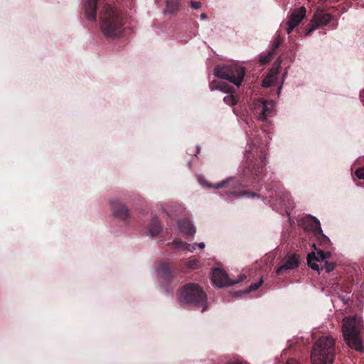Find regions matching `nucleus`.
Masks as SVG:
<instances>
[{
    "label": "nucleus",
    "instance_id": "nucleus-1",
    "mask_svg": "<svg viewBox=\"0 0 364 364\" xmlns=\"http://www.w3.org/2000/svg\"><path fill=\"white\" fill-rule=\"evenodd\" d=\"M258 142L259 139H255V141L250 144L249 149L246 151L243 181L240 182L235 178H230L217 183L215 188H228L226 193L230 198L257 196L255 192L243 191L242 189L246 186L243 182L254 183L259 181L263 176L266 165V146L264 144L258 146Z\"/></svg>",
    "mask_w": 364,
    "mask_h": 364
},
{
    "label": "nucleus",
    "instance_id": "nucleus-2",
    "mask_svg": "<svg viewBox=\"0 0 364 364\" xmlns=\"http://www.w3.org/2000/svg\"><path fill=\"white\" fill-rule=\"evenodd\" d=\"M100 28L105 36L119 37L123 31V18L121 12L110 4H105L100 13Z\"/></svg>",
    "mask_w": 364,
    "mask_h": 364
},
{
    "label": "nucleus",
    "instance_id": "nucleus-3",
    "mask_svg": "<svg viewBox=\"0 0 364 364\" xmlns=\"http://www.w3.org/2000/svg\"><path fill=\"white\" fill-rule=\"evenodd\" d=\"M179 303L196 308H202V312L207 309V294L203 288L196 283L184 284L177 291Z\"/></svg>",
    "mask_w": 364,
    "mask_h": 364
},
{
    "label": "nucleus",
    "instance_id": "nucleus-4",
    "mask_svg": "<svg viewBox=\"0 0 364 364\" xmlns=\"http://www.w3.org/2000/svg\"><path fill=\"white\" fill-rule=\"evenodd\" d=\"M335 357V341L331 336H322L314 343L311 351L313 364H332Z\"/></svg>",
    "mask_w": 364,
    "mask_h": 364
},
{
    "label": "nucleus",
    "instance_id": "nucleus-5",
    "mask_svg": "<svg viewBox=\"0 0 364 364\" xmlns=\"http://www.w3.org/2000/svg\"><path fill=\"white\" fill-rule=\"evenodd\" d=\"M363 327L362 320L356 317H346L343 319L342 331L344 340L348 346L357 351H362V344L360 333Z\"/></svg>",
    "mask_w": 364,
    "mask_h": 364
},
{
    "label": "nucleus",
    "instance_id": "nucleus-6",
    "mask_svg": "<svg viewBox=\"0 0 364 364\" xmlns=\"http://www.w3.org/2000/svg\"><path fill=\"white\" fill-rule=\"evenodd\" d=\"M214 74L216 77L227 80L239 87L244 80L245 69L236 65H218L214 69Z\"/></svg>",
    "mask_w": 364,
    "mask_h": 364
},
{
    "label": "nucleus",
    "instance_id": "nucleus-7",
    "mask_svg": "<svg viewBox=\"0 0 364 364\" xmlns=\"http://www.w3.org/2000/svg\"><path fill=\"white\" fill-rule=\"evenodd\" d=\"M269 185L267 186V188H269V198H270V201L278 203L282 206L287 207L290 205L291 197L288 192H287L283 186L279 183L275 182L272 185L271 188H269Z\"/></svg>",
    "mask_w": 364,
    "mask_h": 364
},
{
    "label": "nucleus",
    "instance_id": "nucleus-8",
    "mask_svg": "<svg viewBox=\"0 0 364 364\" xmlns=\"http://www.w3.org/2000/svg\"><path fill=\"white\" fill-rule=\"evenodd\" d=\"M245 279V274H242L240 276L239 279L233 281L228 277L227 273L225 271L219 268H215L213 270L212 281L213 284L218 287H223L225 286H230L235 284H237L239 282H243Z\"/></svg>",
    "mask_w": 364,
    "mask_h": 364
},
{
    "label": "nucleus",
    "instance_id": "nucleus-9",
    "mask_svg": "<svg viewBox=\"0 0 364 364\" xmlns=\"http://www.w3.org/2000/svg\"><path fill=\"white\" fill-rule=\"evenodd\" d=\"M109 204L114 217L124 222L128 221L130 218V210L124 203L116 199L110 200Z\"/></svg>",
    "mask_w": 364,
    "mask_h": 364
},
{
    "label": "nucleus",
    "instance_id": "nucleus-10",
    "mask_svg": "<svg viewBox=\"0 0 364 364\" xmlns=\"http://www.w3.org/2000/svg\"><path fill=\"white\" fill-rule=\"evenodd\" d=\"M332 16L323 11H316L311 20L309 28L306 29V35L323 26L327 25L332 19Z\"/></svg>",
    "mask_w": 364,
    "mask_h": 364
},
{
    "label": "nucleus",
    "instance_id": "nucleus-11",
    "mask_svg": "<svg viewBox=\"0 0 364 364\" xmlns=\"http://www.w3.org/2000/svg\"><path fill=\"white\" fill-rule=\"evenodd\" d=\"M331 253L329 252H324L323 250H318L317 255L315 252H311L308 255L307 263L308 265L313 269L319 272V265L317 262H323L326 259L330 257Z\"/></svg>",
    "mask_w": 364,
    "mask_h": 364
},
{
    "label": "nucleus",
    "instance_id": "nucleus-12",
    "mask_svg": "<svg viewBox=\"0 0 364 364\" xmlns=\"http://www.w3.org/2000/svg\"><path fill=\"white\" fill-rule=\"evenodd\" d=\"M99 0H86L84 3L85 16L90 21L97 19V8Z\"/></svg>",
    "mask_w": 364,
    "mask_h": 364
},
{
    "label": "nucleus",
    "instance_id": "nucleus-13",
    "mask_svg": "<svg viewBox=\"0 0 364 364\" xmlns=\"http://www.w3.org/2000/svg\"><path fill=\"white\" fill-rule=\"evenodd\" d=\"M272 102L259 100L256 104L257 112L259 113V119L265 120L272 112Z\"/></svg>",
    "mask_w": 364,
    "mask_h": 364
},
{
    "label": "nucleus",
    "instance_id": "nucleus-14",
    "mask_svg": "<svg viewBox=\"0 0 364 364\" xmlns=\"http://www.w3.org/2000/svg\"><path fill=\"white\" fill-rule=\"evenodd\" d=\"M299 257L296 255H293L288 257L284 264L278 267L276 270L277 275L282 273L284 270L293 269L299 266Z\"/></svg>",
    "mask_w": 364,
    "mask_h": 364
},
{
    "label": "nucleus",
    "instance_id": "nucleus-15",
    "mask_svg": "<svg viewBox=\"0 0 364 364\" xmlns=\"http://www.w3.org/2000/svg\"><path fill=\"white\" fill-rule=\"evenodd\" d=\"M210 89L211 90H219L226 93H233L235 90L234 87L229 85L228 82L220 80H214L210 83Z\"/></svg>",
    "mask_w": 364,
    "mask_h": 364
},
{
    "label": "nucleus",
    "instance_id": "nucleus-16",
    "mask_svg": "<svg viewBox=\"0 0 364 364\" xmlns=\"http://www.w3.org/2000/svg\"><path fill=\"white\" fill-rule=\"evenodd\" d=\"M162 230V225L159 218L154 217L147 228V235L151 237L158 236Z\"/></svg>",
    "mask_w": 364,
    "mask_h": 364
},
{
    "label": "nucleus",
    "instance_id": "nucleus-17",
    "mask_svg": "<svg viewBox=\"0 0 364 364\" xmlns=\"http://www.w3.org/2000/svg\"><path fill=\"white\" fill-rule=\"evenodd\" d=\"M157 272L165 281L170 282L173 278L172 272L167 262H161L157 268Z\"/></svg>",
    "mask_w": 364,
    "mask_h": 364
},
{
    "label": "nucleus",
    "instance_id": "nucleus-18",
    "mask_svg": "<svg viewBox=\"0 0 364 364\" xmlns=\"http://www.w3.org/2000/svg\"><path fill=\"white\" fill-rule=\"evenodd\" d=\"M306 228L314 232L316 236L319 232H322L319 220L315 217L310 216L306 219Z\"/></svg>",
    "mask_w": 364,
    "mask_h": 364
},
{
    "label": "nucleus",
    "instance_id": "nucleus-19",
    "mask_svg": "<svg viewBox=\"0 0 364 364\" xmlns=\"http://www.w3.org/2000/svg\"><path fill=\"white\" fill-rule=\"evenodd\" d=\"M306 8L304 6H301L296 9H295L292 14L290 15L289 20L291 21L295 25L298 26L299 23L302 21L306 15Z\"/></svg>",
    "mask_w": 364,
    "mask_h": 364
},
{
    "label": "nucleus",
    "instance_id": "nucleus-20",
    "mask_svg": "<svg viewBox=\"0 0 364 364\" xmlns=\"http://www.w3.org/2000/svg\"><path fill=\"white\" fill-rule=\"evenodd\" d=\"M178 227L181 232L187 235L192 236L196 232V228L191 221L184 219L178 222Z\"/></svg>",
    "mask_w": 364,
    "mask_h": 364
},
{
    "label": "nucleus",
    "instance_id": "nucleus-21",
    "mask_svg": "<svg viewBox=\"0 0 364 364\" xmlns=\"http://www.w3.org/2000/svg\"><path fill=\"white\" fill-rule=\"evenodd\" d=\"M179 1L178 0H167L166 9L167 11L171 14H176L178 9Z\"/></svg>",
    "mask_w": 364,
    "mask_h": 364
},
{
    "label": "nucleus",
    "instance_id": "nucleus-22",
    "mask_svg": "<svg viewBox=\"0 0 364 364\" xmlns=\"http://www.w3.org/2000/svg\"><path fill=\"white\" fill-rule=\"evenodd\" d=\"M316 237L318 243L323 247H328L330 245L331 241L329 238L323 233V231L319 232Z\"/></svg>",
    "mask_w": 364,
    "mask_h": 364
},
{
    "label": "nucleus",
    "instance_id": "nucleus-23",
    "mask_svg": "<svg viewBox=\"0 0 364 364\" xmlns=\"http://www.w3.org/2000/svg\"><path fill=\"white\" fill-rule=\"evenodd\" d=\"M262 283H263V279H262V278H260L259 282L252 284L245 291H244V292L238 291V292H237V294H246V293H250L251 291H255L257 289H259V287L262 284Z\"/></svg>",
    "mask_w": 364,
    "mask_h": 364
},
{
    "label": "nucleus",
    "instance_id": "nucleus-24",
    "mask_svg": "<svg viewBox=\"0 0 364 364\" xmlns=\"http://www.w3.org/2000/svg\"><path fill=\"white\" fill-rule=\"evenodd\" d=\"M274 53L269 50L268 53L261 55L259 59V62L262 65L267 64L272 58Z\"/></svg>",
    "mask_w": 364,
    "mask_h": 364
},
{
    "label": "nucleus",
    "instance_id": "nucleus-25",
    "mask_svg": "<svg viewBox=\"0 0 364 364\" xmlns=\"http://www.w3.org/2000/svg\"><path fill=\"white\" fill-rule=\"evenodd\" d=\"M284 39L279 35H278L275 39L274 40L273 44L272 46L271 51L274 53L276 50L279 47V46L282 43Z\"/></svg>",
    "mask_w": 364,
    "mask_h": 364
},
{
    "label": "nucleus",
    "instance_id": "nucleus-26",
    "mask_svg": "<svg viewBox=\"0 0 364 364\" xmlns=\"http://www.w3.org/2000/svg\"><path fill=\"white\" fill-rule=\"evenodd\" d=\"M350 291H342L341 294H339L338 297L345 304H349V301L350 300Z\"/></svg>",
    "mask_w": 364,
    "mask_h": 364
},
{
    "label": "nucleus",
    "instance_id": "nucleus-27",
    "mask_svg": "<svg viewBox=\"0 0 364 364\" xmlns=\"http://www.w3.org/2000/svg\"><path fill=\"white\" fill-rule=\"evenodd\" d=\"M186 266L188 269H196L199 266V261L196 259H190L189 261L186 262Z\"/></svg>",
    "mask_w": 364,
    "mask_h": 364
},
{
    "label": "nucleus",
    "instance_id": "nucleus-28",
    "mask_svg": "<svg viewBox=\"0 0 364 364\" xmlns=\"http://www.w3.org/2000/svg\"><path fill=\"white\" fill-rule=\"evenodd\" d=\"M223 101L228 105H235L237 102V99L232 95L225 96Z\"/></svg>",
    "mask_w": 364,
    "mask_h": 364
},
{
    "label": "nucleus",
    "instance_id": "nucleus-29",
    "mask_svg": "<svg viewBox=\"0 0 364 364\" xmlns=\"http://www.w3.org/2000/svg\"><path fill=\"white\" fill-rule=\"evenodd\" d=\"M272 79H274V76L269 75L268 77H266L263 80L262 85L263 87H269L272 84Z\"/></svg>",
    "mask_w": 364,
    "mask_h": 364
},
{
    "label": "nucleus",
    "instance_id": "nucleus-30",
    "mask_svg": "<svg viewBox=\"0 0 364 364\" xmlns=\"http://www.w3.org/2000/svg\"><path fill=\"white\" fill-rule=\"evenodd\" d=\"M286 24H287L286 31L288 34L291 33V32L294 29V28L297 26L296 25H295V23H293L289 20H288V21L287 22Z\"/></svg>",
    "mask_w": 364,
    "mask_h": 364
},
{
    "label": "nucleus",
    "instance_id": "nucleus-31",
    "mask_svg": "<svg viewBox=\"0 0 364 364\" xmlns=\"http://www.w3.org/2000/svg\"><path fill=\"white\" fill-rule=\"evenodd\" d=\"M355 174L359 179L364 180V166L356 169Z\"/></svg>",
    "mask_w": 364,
    "mask_h": 364
},
{
    "label": "nucleus",
    "instance_id": "nucleus-32",
    "mask_svg": "<svg viewBox=\"0 0 364 364\" xmlns=\"http://www.w3.org/2000/svg\"><path fill=\"white\" fill-rule=\"evenodd\" d=\"M335 267V265L333 263H329L328 262L326 261L324 264V268L327 272H331L333 270Z\"/></svg>",
    "mask_w": 364,
    "mask_h": 364
},
{
    "label": "nucleus",
    "instance_id": "nucleus-33",
    "mask_svg": "<svg viewBox=\"0 0 364 364\" xmlns=\"http://www.w3.org/2000/svg\"><path fill=\"white\" fill-rule=\"evenodd\" d=\"M191 6L192 8H193L195 9H198L201 7V3L200 1H191Z\"/></svg>",
    "mask_w": 364,
    "mask_h": 364
},
{
    "label": "nucleus",
    "instance_id": "nucleus-34",
    "mask_svg": "<svg viewBox=\"0 0 364 364\" xmlns=\"http://www.w3.org/2000/svg\"><path fill=\"white\" fill-rule=\"evenodd\" d=\"M226 364H247V363L245 362L239 360H232L228 361Z\"/></svg>",
    "mask_w": 364,
    "mask_h": 364
},
{
    "label": "nucleus",
    "instance_id": "nucleus-35",
    "mask_svg": "<svg viewBox=\"0 0 364 364\" xmlns=\"http://www.w3.org/2000/svg\"><path fill=\"white\" fill-rule=\"evenodd\" d=\"M174 243H175L176 247H183V246L186 245V244L181 241H176Z\"/></svg>",
    "mask_w": 364,
    "mask_h": 364
},
{
    "label": "nucleus",
    "instance_id": "nucleus-36",
    "mask_svg": "<svg viewBox=\"0 0 364 364\" xmlns=\"http://www.w3.org/2000/svg\"><path fill=\"white\" fill-rule=\"evenodd\" d=\"M360 101L362 102L363 105H364V89L362 90L360 92Z\"/></svg>",
    "mask_w": 364,
    "mask_h": 364
},
{
    "label": "nucleus",
    "instance_id": "nucleus-37",
    "mask_svg": "<svg viewBox=\"0 0 364 364\" xmlns=\"http://www.w3.org/2000/svg\"><path fill=\"white\" fill-rule=\"evenodd\" d=\"M286 364H299V363L294 359H289L287 360Z\"/></svg>",
    "mask_w": 364,
    "mask_h": 364
},
{
    "label": "nucleus",
    "instance_id": "nucleus-38",
    "mask_svg": "<svg viewBox=\"0 0 364 364\" xmlns=\"http://www.w3.org/2000/svg\"><path fill=\"white\" fill-rule=\"evenodd\" d=\"M200 18H201V19H205V18H207V15H206L205 14H204V13L201 14H200Z\"/></svg>",
    "mask_w": 364,
    "mask_h": 364
},
{
    "label": "nucleus",
    "instance_id": "nucleus-39",
    "mask_svg": "<svg viewBox=\"0 0 364 364\" xmlns=\"http://www.w3.org/2000/svg\"><path fill=\"white\" fill-rule=\"evenodd\" d=\"M200 248H204L205 244L203 242H200L198 245Z\"/></svg>",
    "mask_w": 364,
    "mask_h": 364
}]
</instances>
